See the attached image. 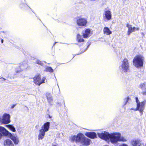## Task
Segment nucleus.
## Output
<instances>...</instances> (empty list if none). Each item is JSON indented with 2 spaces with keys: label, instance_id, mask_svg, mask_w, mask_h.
Instances as JSON below:
<instances>
[{
  "label": "nucleus",
  "instance_id": "obj_52",
  "mask_svg": "<svg viewBox=\"0 0 146 146\" xmlns=\"http://www.w3.org/2000/svg\"><path fill=\"white\" fill-rule=\"evenodd\" d=\"M3 33H4V31H3Z\"/></svg>",
  "mask_w": 146,
  "mask_h": 146
},
{
  "label": "nucleus",
  "instance_id": "obj_12",
  "mask_svg": "<svg viewBox=\"0 0 146 146\" xmlns=\"http://www.w3.org/2000/svg\"><path fill=\"white\" fill-rule=\"evenodd\" d=\"M84 137L85 136L83 134L81 133H79L77 135L76 143H81Z\"/></svg>",
  "mask_w": 146,
  "mask_h": 146
},
{
  "label": "nucleus",
  "instance_id": "obj_22",
  "mask_svg": "<svg viewBox=\"0 0 146 146\" xmlns=\"http://www.w3.org/2000/svg\"><path fill=\"white\" fill-rule=\"evenodd\" d=\"M10 138L13 141L15 144H17L18 143L19 140L18 138L17 137L11 135L10 136Z\"/></svg>",
  "mask_w": 146,
  "mask_h": 146
},
{
  "label": "nucleus",
  "instance_id": "obj_9",
  "mask_svg": "<svg viewBox=\"0 0 146 146\" xmlns=\"http://www.w3.org/2000/svg\"><path fill=\"white\" fill-rule=\"evenodd\" d=\"M105 11V16L103 17V19L104 21H107L111 19V12L109 10H106Z\"/></svg>",
  "mask_w": 146,
  "mask_h": 146
},
{
  "label": "nucleus",
  "instance_id": "obj_18",
  "mask_svg": "<svg viewBox=\"0 0 146 146\" xmlns=\"http://www.w3.org/2000/svg\"><path fill=\"white\" fill-rule=\"evenodd\" d=\"M132 144L133 146H143L141 141L139 140H133L132 142Z\"/></svg>",
  "mask_w": 146,
  "mask_h": 146
},
{
  "label": "nucleus",
  "instance_id": "obj_14",
  "mask_svg": "<svg viewBox=\"0 0 146 146\" xmlns=\"http://www.w3.org/2000/svg\"><path fill=\"white\" fill-rule=\"evenodd\" d=\"M34 82L38 86L40 85V83L41 80V76L40 74H38L35 76L33 78Z\"/></svg>",
  "mask_w": 146,
  "mask_h": 146
},
{
  "label": "nucleus",
  "instance_id": "obj_36",
  "mask_svg": "<svg viewBox=\"0 0 146 146\" xmlns=\"http://www.w3.org/2000/svg\"><path fill=\"white\" fill-rule=\"evenodd\" d=\"M16 104H15L12 105V106L11 107V109H12L13 108H14V107L16 106Z\"/></svg>",
  "mask_w": 146,
  "mask_h": 146
},
{
  "label": "nucleus",
  "instance_id": "obj_19",
  "mask_svg": "<svg viewBox=\"0 0 146 146\" xmlns=\"http://www.w3.org/2000/svg\"><path fill=\"white\" fill-rule=\"evenodd\" d=\"M4 146H14L12 141L9 139L4 141Z\"/></svg>",
  "mask_w": 146,
  "mask_h": 146
},
{
  "label": "nucleus",
  "instance_id": "obj_40",
  "mask_svg": "<svg viewBox=\"0 0 146 146\" xmlns=\"http://www.w3.org/2000/svg\"><path fill=\"white\" fill-rule=\"evenodd\" d=\"M98 135L99 137L100 138V133H98Z\"/></svg>",
  "mask_w": 146,
  "mask_h": 146
},
{
  "label": "nucleus",
  "instance_id": "obj_15",
  "mask_svg": "<svg viewBox=\"0 0 146 146\" xmlns=\"http://www.w3.org/2000/svg\"><path fill=\"white\" fill-rule=\"evenodd\" d=\"M91 140L85 136L80 143L84 146H88L90 144Z\"/></svg>",
  "mask_w": 146,
  "mask_h": 146
},
{
  "label": "nucleus",
  "instance_id": "obj_21",
  "mask_svg": "<svg viewBox=\"0 0 146 146\" xmlns=\"http://www.w3.org/2000/svg\"><path fill=\"white\" fill-rule=\"evenodd\" d=\"M139 30V28H136L135 27H132L129 28L127 32V35H129L131 33L135 31V30L138 31Z\"/></svg>",
  "mask_w": 146,
  "mask_h": 146
},
{
  "label": "nucleus",
  "instance_id": "obj_37",
  "mask_svg": "<svg viewBox=\"0 0 146 146\" xmlns=\"http://www.w3.org/2000/svg\"><path fill=\"white\" fill-rule=\"evenodd\" d=\"M119 146H128L126 144H123L121 145H120Z\"/></svg>",
  "mask_w": 146,
  "mask_h": 146
},
{
  "label": "nucleus",
  "instance_id": "obj_24",
  "mask_svg": "<svg viewBox=\"0 0 146 146\" xmlns=\"http://www.w3.org/2000/svg\"><path fill=\"white\" fill-rule=\"evenodd\" d=\"M77 41L79 42L84 41V40L83 38H82L81 36L79 34H77Z\"/></svg>",
  "mask_w": 146,
  "mask_h": 146
},
{
  "label": "nucleus",
  "instance_id": "obj_26",
  "mask_svg": "<svg viewBox=\"0 0 146 146\" xmlns=\"http://www.w3.org/2000/svg\"><path fill=\"white\" fill-rule=\"evenodd\" d=\"M6 126L8 127L10 130L14 132L15 131L16 129L15 127L12 125H6Z\"/></svg>",
  "mask_w": 146,
  "mask_h": 146
},
{
  "label": "nucleus",
  "instance_id": "obj_53",
  "mask_svg": "<svg viewBox=\"0 0 146 146\" xmlns=\"http://www.w3.org/2000/svg\"><path fill=\"white\" fill-rule=\"evenodd\" d=\"M33 11V12L34 13V12L33 11Z\"/></svg>",
  "mask_w": 146,
  "mask_h": 146
},
{
  "label": "nucleus",
  "instance_id": "obj_41",
  "mask_svg": "<svg viewBox=\"0 0 146 146\" xmlns=\"http://www.w3.org/2000/svg\"><path fill=\"white\" fill-rule=\"evenodd\" d=\"M136 109V108H131V109H130V110H135V111H137V110H135Z\"/></svg>",
  "mask_w": 146,
  "mask_h": 146
},
{
  "label": "nucleus",
  "instance_id": "obj_10",
  "mask_svg": "<svg viewBox=\"0 0 146 146\" xmlns=\"http://www.w3.org/2000/svg\"><path fill=\"white\" fill-rule=\"evenodd\" d=\"M92 34L91 29H85L84 32L83 33V36L84 38L89 37Z\"/></svg>",
  "mask_w": 146,
  "mask_h": 146
},
{
  "label": "nucleus",
  "instance_id": "obj_17",
  "mask_svg": "<svg viewBox=\"0 0 146 146\" xmlns=\"http://www.w3.org/2000/svg\"><path fill=\"white\" fill-rule=\"evenodd\" d=\"M39 134L38 136V139L42 140L44 137L46 132L40 129L39 130Z\"/></svg>",
  "mask_w": 146,
  "mask_h": 146
},
{
  "label": "nucleus",
  "instance_id": "obj_33",
  "mask_svg": "<svg viewBox=\"0 0 146 146\" xmlns=\"http://www.w3.org/2000/svg\"><path fill=\"white\" fill-rule=\"evenodd\" d=\"M135 99V101H136V102L137 103V104H138V103H139L141 102L139 101V100L138 99V97H136Z\"/></svg>",
  "mask_w": 146,
  "mask_h": 146
},
{
  "label": "nucleus",
  "instance_id": "obj_38",
  "mask_svg": "<svg viewBox=\"0 0 146 146\" xmlns=\"http://www.w3.org/2000/svg\"><path fill=\"white\" fill-rule=\"evenodd\" d=\"M2 78L3 79V80H2L3 81H4L6 80V79L5 78H3V77H1V78H0V79H2Z\"/></svg>",
  "mask_w": 146,
  "mask_h": 146
},
{
  "label": "nucleus",
  "instance_id": "obj_7",
  "mask_svg": "<svg viewBox=\"0 0 146 146\" xmlns=\"http://www.w3.org/2000/svg\"><path fill=\"white\" fill-rule=\"evenodd\" d=\"M9 132L5 127L0 126V140L3 136H7Z\"/></svg>",
  "mask_w": 146,
  "mask_h": 146
},
{
  "label": "nucleus",
  "instance_id": "obj_43",
  "mask_svg": "<svg viewBox=\"0 0 146 146\" xmlns=\"http://www.w3.org/2000/svg\"><path fill=\"white\" fill-rule=\"evenodd\" d=\"M48 117L49 118H51L52 117L49 114H48Z\"/></svg>",
  "mask_w": 146,
  "mask_h": 146
},
{
  "label": "nucleus",
  "instance_id": "obj_16",
  "mask_svg": "<svg viewBox=\"0 0 146 146\" xmlns=\"http://www.w3.org/2000/svg\"><path fill=\"white\" fill-rule=\"evenodd\" d=\"M19 6L20 8L23 10H27L29 8L32 10L31 9L27 4L21 2Z\"/></svg>",
  "mask_w": 146,
  "mask_h": 146
},
{
  "label": "nucleus",
  "instance_id": "obj_11",
  "mask_svg": "<svg viewBox=\"0 0 146 146\" xmlns=\"http://www.w3.org/2000/svg\"><path fill=\"white\" fill-rule=\"evenodd\" d=\"M85 135L91 139H94L97 138V135L94 132H89L86 133Z\"/></svg>",
  "mask_w": 146,
  "mask_h": 146
},
{
  "label": "nucleus",
  "instance_id": "obj_29",
  "mask_svg": "<svg viewBox=\"0 0 146 146\" xmlns=\"http://www.w3.org/2000/svg\"><path fill=\"white\" fill-rule=\"evenodd\" d=\"M130 99L129 97L128 96L126 98H125L123 100V104L124 105H123V107L125 105H126L127 103L128 102L129 100Z\"/></svg>",
  "mask_w": 146,
  "mask_h": 146
},
{
  "label": "nucleus",
  "instance_id": "obj_3",
  "mask_svg": "<svg viewBox=\"0 0 146 146\" xmlns=\"http://www.w3.org/2000/svg\"><path fill=\"white\" fill-rule=\"evenodd\" d=\"M129 68L127 60L125 58L122 62V64L119 67V69L124 72H127Z\"/></svg>",
  "mask_w": 146,
  "mask_h": 146
},
{
  "label": "nucleus",
  "instance_id": "obj_5",
  "mask_svg": "<svg viewBox=\"0 0 146 146\" xmlns=\"http://www.w3.org/2000/svg\"><path fill=\"white\" fill-rule=\"evenodd\" d=\"M76 23L78 26L84 27L86 25L87 21L86 19L81 16H77L76 18Z\"/></svg>",
  "mask_w": 146,
  "mask_h": 146
},
{
  "label": "nucleus",
  "instance_id": "obj_28",
  "mask_svg": "<svg viewBox=\"0 0 146 146\" xmlns=\"http://www.w3.org/2000/svg\"><path fill=\"white\" fill-rule=\"evenodd\" d=\"M90 44H91L90 42H88L87 43V44H88L87 46V47L86 48H85V49L84 50L83 52H81V53H80L77 54H73V58L76 55H78L80 54L81 53H82L84 52L85 51H86L87 49L88 48V47H89V46H90Z\"/></svg>",
  "mask_w": 146,
  "mask_h": 146
},
{
  "label": "nucleus",
  "instance_id": "obj_27",
  "mask_svg": "<svg viewBox=\"0 0 146 146\" xmlns=\"http://www.w3.org/2000/svg\"><path fill=\"white\" fill-rule=\"evenodd\" d=\"M146 83H141L139 85V88L142 90H146Z\"/></svg>",
  "mask_w": 146,
  "mask_h": 146
},
{
  "label": "nucleus",
  "instance_id": "obj_25",
  "mask_svg": "<svg viewBox=\"0 0 146 146\" xmlns=\"http://www.w3.org/2000/svg\"><path fill=\"white\" fill-rule=\"evenodd\" d=\"M45 71L46 72H49L50 73H52L53 72L54 70L51 67L46 66Z\"/></svg>",
  "mask_w": 146,
  "mask_h": 146
},
{
  "label": "nucleus",
  "instance_id": "obj_13",
  "mask_svg": "<svg viewBox=\"0 0 146 146\" xmlns=\"http://www.w3.org/2000/svg\"><path fill=\"white\" fill-rule=\"evenodd\" d=\"M50 122H47L45 123L42 126L41 129H40L45 132L48 131L50 128Z\"/></svg>",
  "mask_w": 146,
  "mask_h": 146
},
{
  "label": "nucleus",
  "instance_id": "obj_4",
  "mask_svg": "<svg viewBox=\"0 0 146 146\" xmlns=\"http://www.w3.org/2000/svg\"><path fill=\"white\" fill-rule=\"evenodd\" d=\"M10 115L8 113H5L2 117L0 116V123L7 124L10 122Z\"/></svg>",
  "mask_w": 146,
  "mask_h": 146
},
{
  "label": "nucleus",
  "instance_id": "obj_54",
  "mask_svg": "<svg viewBox=\"0 0 146 146\" xmlns=\"http://www.w3.org/2000/svg\"><path fill=\"white\" fill-rule=\"evenodd\" d=\"M145 146H146V144L145 145Z\"/></svg>",
  "mask_w": 146,
  "mask_h": 146
},
{
  "label": "nucleus",
  "instance_id": "obj_46",
  "mask_svg": "<svg viewBox=\"0 0 146 146\" xmlns=\"http://www.w3.org/2000/svg\"><path fill=\"white\" fill-rule=\"evenodd\" d=\"M57 42H55L54 43V45H55V44L56 43H57Z\"/></svg>",
  "mask_w": 146,
  "mask_h": 146
},
{
  "label": "nucleus",
  "instance_id": "obj_48",
  "mask_svg": "<svg viewBox=\"0 0 146 146\" xmlns=\"http://www.w3.org/2000/svg\"><path fill=\"white\" fill-rule=\"evenodd\" d=\"M64 107H65V104L64 103Z\"/></svg>",
  "mask_w": 146,
  "mask_h": 146
},
{
  "label": "nucleus",
  "instance_id": "obj_31",
  "mask_svg": "<svg viewBox=\"0 0 146 146\" xmlns=\"http://www.w3.org/2000/svg\"><path fill=\"white\" fill-rule=\"evenodd\" d=\"M44 62L46 63V62L45 61H41L38 60H37L36 62V63L42 66L43 65Z\"/></svg>",
  "mask_w": 146,
  "mask_h": 146
},
{
  "label": "nucleus",
  "instance_id": "obj_1",
  "mask_svg": "<svg viewBox=\"0 0 146 146\" xmlns=\"http://www.w3.org/2000/svg\"><path fill=\"white\" fill-rule=\"evenodd\" d=\"M101 139L109 142L110 141L113 144H115L118 141L125 142L127 140L125 138L121 136L119 133H113L110 134L108 132L104 131L101 133Z\"/></svg>",
  "mask_w": 146,
  "mask_h": 146
},
{
  "label": "nucleus",
  "instance_id": "obj_35",
  "mask_svg": "<svg viewBox=\"0 0 146 146\" xmlns=\"http://www.w3.org/2000/svg\"><path fill=\"white\" fill-rule=\"evenodd\" d=\"M144 90L145 91L142 92V93L143 95H146V90Z\"/></svg>",
  "mask_w": 146,
  "mask_h": 146
},
{
  "label": "nucleus",
  "instance_id": "obj_34",
  "mask_svg": "<svg viewBox=\"0 0 146 146\" xmlns=\"http://www.w3.org/2000/svg\"><path fill=\"white\" fill-rule=\"evenodd\" d=\"M131 27V25H129V24H127L126 25V27L128 28V29H129V28L130 27Z\"/></svg>",
  "mask_w": 146,
  "mask_h": 146
},
{
  "label": "nucleus",
  "instance_id": "obj_50",
  "mask_svg": "<svg viewBox=\"0 0 146 146\" xmlns=\"http://www.w3.org/2000/svg\"><path fill=\"white\" fill-rule=\"evenodd\" d=\"M49 111V109H48L47 110V111Z\"/></svg>",
  "mask_w": 146,
  "mask_h": 146
},
{
  "label": "nucleus",
  "instance_id": "obj_6",
  "mask_svg": "<svg viewBox=\"0 0 146 146\" xmlns=\"http://www.w3.org/2000/svg\"><path fill=\"white\" fill-rule=\"evenodd\" d=\"M146 104V100H145L140 103L137 104V107L135 110L139 111L141 115L143 114V111L145 109V106Z\"/></svg>",
  "mask_w": 146,
  "mask_h": 146
},
{
  "label": "nucleus",
  "instance_id": "obj_39",
  "mask_svg": "<svg viewBox=\"0 0 146 146\" xmlns=\"http://www.w3.org/2000/svg\"><path fill=\"white\" fill-rule=\"evenodd\" d=\"M57 104L59 106H61V104L60 102H58L57 103Z\"/></svg>",
  "mask_w": 146,
  "mask_h": 146
},
{
  "label": "nucleus",
  "instance_id": "obj_32",
  "mask_svg": "<svg viewBox=\"0 0 146 146\" xmlns=\"http://www.w3.org/2000/svg\"><path fill=\"white\" fill-rule=\"evenodd\" d=\"M46 79V78L45 77H43L42 80L41 79L40 83V84L41 85V84L45 83V80Z\"/></svg>",
  "mask_w": 146,
  "mask_h": 146
},
{
  "label": "nucleus",
  "instance_id": "obj_8",
  "mask_svg": "<svg viewBox=\"0 0 146 146\" xmlns=\"http://www.w3.org/2000/svg\"><path fill=\"white\" fill-rule=\"evenodd\" d=\"M28 67V65L27 63L25 62H23L22 64H20L19 66V67L16 70V72L18 73L21 71L26 69Z\"/></svg>",
  "mask_w": 146,
  "mask_h": 146
},
{
  "label": "nucleus",
  "instance_id": "obj_45",
  "mask_svg": "<svg viewBox=\"0 0 146 146\" xmlns=\"http://www.w3.org/2000/svg\"><path fill=\"white\" fill-rule=\"evenodd\" d=\"M141 34H142V35H143V37H144V36H145V35L143 33H141Z\"/></svg>",
  "mask_w": 146,
  "mask_h": 146
},
{
  "label": "nucleus",
  "instance_id": "obj_2",
  "mask_svg": "<svg viewBox=\"0 0 146 146\" xmlns=\"http://www.w3.org/2000/svg\"><path fill=\"white\" fill-rule=\"evenodd\" d=\"M144 58L140 55H136L133 60V65L136 68H139L143 66Z\"/></svg>",
  "mask_w": 146,
  "mask_h": 146
},
{
  "label": "nucleus",
  "instance_id": "obj_20",
  "mask_svg": "<svg viewBox=\"0 0 146 146\" xmlns=\"http://www.w3.org/2000/svg\"><path fill=\"white\" fill-rule=\"evenodd\" d=\"M46 96L48 101L49 104L52 105V101L53 99L51 94L49 93H47L46 94Z\"/></svg>",
  "mask_w": 146,
  "mask_h": 146
},
{
  "label": "nucleus",
  "instance_id": "obj_51",
  "mask_svg": "<svg viewBox=\"0 0 146 146\" xmlns=\"http://www.w3.org/2000/svg\"><path fill=\"white\" fill-rule=\"evenodd\" d=\"M75 44H77V45H78V44H76V43H75Z\"/></svg>",
  "mask_w": 146,
  "mask_h": 146
},
{
  "label": "nucleus",
  "instance_id": "obj_42",
  "mask_svg": "<svg viewBox=\"0 0 146 146\" xmlns=\"http://www.w3.org/2000/svg\"><path fill=\"white\" fill-rule=\"evenodd\" d=\"M3 41H4L3 40V39H1V43H3Z\"/></svg>",
  "mask_w": 146,
  "mask_h": 146
},
{
  "label": "nucleus",
  "instance_id": "obj_47",
  "mask_svg": "<svg viewBox=\"0 0 146 146\" xmlns=\"http://www.w3.org/2000/svg\"><path fill=\"white\" fill-rule=\"evenodd\" d=\"M52 146H56V145H52Z\"/></svg>",
  "mask_w": 146,
  "mask_h": 146
},
{
  "label": "nucleus",
  "instance_id": "obj_44",
  "mask_svg": "<svg viewBox=\"0 0 146 146\" xmlns=\"http://www.w3.org/2000/svg\"><path fill=\"white\" fill-rule=\"evenodd\" d=\"M39 126V125H36V127H35L36 128V129H37L38 128V127Z\"/></svg>",
  "mask_w": 146,
  "mask_h": 146
},
{
  "label": "nucleus",
  "instance_id": "obj_49",
  "mask_svg": "<svg viewBox=\"0 0 146 146\" xmlns=\"http://www.w3.org/2000/svg\"><path fill=\"white\" fill-rule=\"evenodd\" d=\"M57 86H58V88H59V86H58V84H57Z\"/></svg>",
  "mask_w": 146,
  "mask_h": 146
},
{
  "label": "nucleus",
  "instance_id": "obj_30",
  "mask_svg": "<svg viewBox=\"0 0 146 146\" xmlns=\"http://www.w3.org/2000/svg\"><path fill=\"white\" fill-rule=\"evenodd\" d=\"M77 135H74L70 137V138L71 139V142H73L75 141L76 142V139Z\"/></svg>",
  "mask_w": 146,
  "mask_h": 146
},
{
  "label": "nucleus",
  "instance_id": "obj_23",
  "mask_svg": "<svg viewBox=\"0 0 146 146\" xmlns=\"http://www.w3.org/2000/svg\"><path fill=\"white\" fill-rule=\"evenodd\" d=\"M104 32L107 35H110L112 33L110 29L108 27H105L104 29Z\"/></svg>",
  "mask_w": 146,
  "mask_h": 146
},
{
  "label": "nucleus",
  "instance_id": "obj_55",
  "mask_svg": "<svg viewBox=\"0 0 146 146\" xmlns=\"http://www.w3.org/2000/svg\"><path fill=\"white\" fill-rule=\"evenodd\" d=\"M24 1H25V0H24Z\"/></svg>",
  "mask_w": 146,
  "mask_h": 146
}]
</instances>
